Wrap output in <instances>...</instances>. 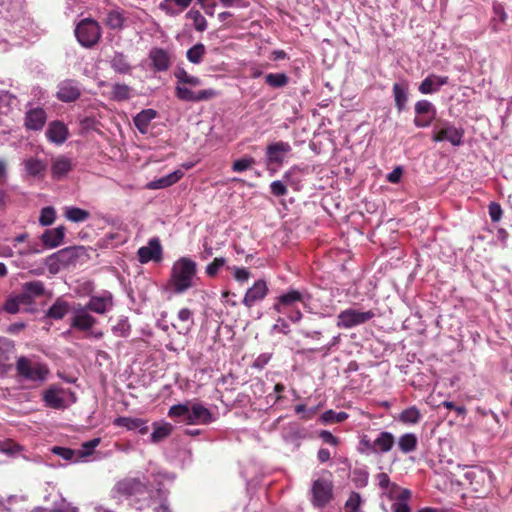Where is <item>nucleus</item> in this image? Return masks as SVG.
<instances>
[{
    "label": "nucleus",
    "instance_id": "29",
    "mask_svg": "<svg viewBox=\"0 0 512 512\" xmlns=\"http://www.w3.org/2000/svg\"><path fill=\"white\" fill-rule=\"evenodd\" d=\"M156 117V111L148 108L140 111L134 118L133 122L135 127L141 134H145L148 131L151 121Z\"/></svg>",
    "mask_w": 512,
    "mask_h": 512
},
{
    "label": "nucleus",
    "instance_id": "15",
    "mask_svg": "<svg viewBox=\"0 0 512 512\" xmlns=\"http://www.w3.org/2000/svg\"><path fill=\"white\" fill-rule=\"evenodd\" d=\"M137 255L141 264H146L151 261H161L162 246L159 239L156 237L151 238L146 246L140 247L138 249Z\"/></svg>",
    "mask_w": 512,
    "mask_h": 512
},
{
    "label": "nucleus",
    "instance_id": "38",
    "mask_svg": "<svg viewBox=\"0 0 512 512\" xmlns=\"http://www.w3.org/2000/svg\"><path fill=\"white\" fill-rule=\"evenodd\" d=\"M128 238L126 230L110 232L103 237L102 243L106 248H114L125 244L128 241Z\"/></svg>",
    "mask_w": 512,
    "mask_h": 512
},
{
    "label": "nucleus",
    "instance_id": "33",
    "mask_svg": "<svg viewBox=\"0 0 512 512\" xmlns=\"http://www.w3.org/2000/svg\"><path fill=\"white\" fill-rule=\"evenodd\" d=\"M445 83L446 78H441V76H435V74H431L421 82L419 90L423 94L433 93L436 92Z\"/></svg>",
    "mask_w": 512,
    "mask_h": 512
},
{
    "label": "nucleus",
    "instance_id": "9",
    "mask_svg": "<svg viewBox=\"0 0 512 512\" xmlns=\"http://www.w3.org/2000/svg\"><path fill=\"white\" fill-rule=\"evenodd\" d=\"M132 505L139 512H170L160 488L147 487V492L134 500Z\"/></svg>",
    "mask_w": 512,
    "mask_h": 512
},
{
    "label": "nucleus",
    "instance_id": "42",
    "mask_svg": "<svg viewBox=\"0 0 512 512\" xmlns=\"http://www.w3.org/2000/svg\"><path fill=\"white\" fill-rule=\"evenodd\" d=\"M398 419H400L402 423L414 425L420 422L422 413L417 406H410L400 412Z\"/></svg>",
    "mask_w": 512,
    "mask_h": 512
},
{
    "label": "nucleus",
    "instance_id": "17",
    "mask_svg": "<svg viewBox=\"0 0 512 512\" xmlns=\"http://www.w3.org/2000/svg\"><path fill=\"white\" fill-rule=\"evenodd\" d=\"M416 118L414 123L417 127L423 128L431 124L435 117V109L428 100H420L415 104Z\"/></svg>",
    "mask_w": 512,
    "mask_h": 512
},
{
    "label": "nucleus",
    "instance_id": "54",
    "mask_svg": "<svg viewBox=\"0 0 512 512\" xmlns=\"http://www.w3.org/2000/svg\"><path fill=\"white\" fill-rule=\"evenodd\" d=\"M265 82L274 88L283 87L288 83V76L283 72H277L276 74H266Z\"/></svg>",
    "mask_w": 512,
    "mask_h": 512
},
{
    "label": "nucleus",
    "instance_id": "14",
    "mask_svg": "<svg viewBox=\"0 0 512 512\" xmlns=\"http://www.w3.org/2000/svg\"><path fill=\"white\" fill-rule=\"evenodd\" d=\"M86 307L94 313L106 314L114 307L113 294L108 290H104L100 294L92 295L88 299Z\"/></svg>",
    "mask_w": 512,
    "mask_h": 512
},
{
    "label": "nucleus",
    "instance_id": "46",
    "mask_svg": "<svg viewBox=\"0 0 512 512\" xmlns=\"http://www.w3.org/2000/svg\"><path fill=\"white\" fill-rule=\"evenodd\" d=\"M256 165V160L249 155H245L237 160H235L232 164V171L234 173H244L246 171L251 170Z\"/></svg>",
    "mask_w": 512,
    "mask_h": 512
},
{
    "label": "nucleus",
    "instance_id": "47",
    "mask_svg": "<svg viewBox=\"0 0 512 512\" xmlns=\"http://www.w3.org/2000/svg\"><path fill=\"white\" fill-rule=\"evenodd\" d=\"M363 503L364 500L361 495L356 491H352L344 504V510L345 512H361Z\"/></svg>",
    "mask_w": 512,
    "mask_h": 512
},
{
    "label": "nucleus",
    "instance_id": "51",
    "mask_svg": "<svg viewBox=\"0 0 512 512\" xmlns=\"http://www.w3.org/2000/svg\"><path fill=\"white\" fill-rule=\"evenodd\" d=\"M125 18L119 9L112 10L108 13L106 24L112 29H121L124 25Z\"/></svg>",
    "mask_w": 512,
    "mask_h": 512
},
{
    "label": "nucleus",
    "instance_id": "30",
    "mask_svg": "<svg viewBox=\"0 0 512 512\" xmlns=\"http://www.w3.org/2000/svg\"><path fill=\"white\" fill-rule=\"evenodd\" d=\"M13 348V343L9 339L0 338V377H5L11 369L8 363L7 353Z\"/></svg>",
    "mask_w": 512,
    "mask_h": 512
},
{
    "label": "nucleus",
    "instance_id": "6",
    "mask_svg": "<svg viewBox=\"0 0 512 512\" xmlns=\"http://www.w3.org/2000/svg\"><path fill=\"white\" fill-rule=\"evenodd\" d=\"M311 298L307 289L288 288L275 298L272 308L279 314H286L289 309L295 308L298 303L308 305Z\"/></svg>",
    "mask_w": 512,
    "mask_h": 512
},
{
    "label": "nucleus",
    "instance_id": "16",
    "mask_svg": "<svg viewBox=\"0 0 512 512\" xmlns=\"http://www.w3.org/2000/svg\"><path fill=\"white\" fill-rule=\"evenodd\" d=\"M290 150V145L283 141L274 142L268 145L265 153L266 165L280 166Z\"/></svg>",
    "mask_w": 512,
    "mask_h": 512
},
{
    "label": "nucleus",
    "instance_id": "50",
    "mask_svg": "<svg viewBox=\"0 0 512 512\" xmlns=\"http://www.w3.org/2000/svg\"><path fill=\"white\" fill-rule=\"evenodd\" d=\"M112 332L117 337H128L131 332V325L129 323L128 317L121 316L118 319V322L112 327Z\"/></svg>",
    "mask_w": 512,
    "mask_h": 512
},
{
    "label": "nucleus",
    "instance_id": "3",
    "mask_svg": "<svg viewBox=\"0 0 512 512\" xmlns=\"http://www.w3.org/2000/svg\"><path fill=\"white\" fill-rule=\"evenodd\" d=\"M168 416L187 425H203L214 421L211 411L200 402L186 401L169 407Z\"/></svg>",
    "mask_w": 512,
    "mask_h": 512
},
{
    "label": "nucleus",
    "instance_id": "35",
    "mask_svg": "<svg viewBox=\"0 0 512 512\" xmlns=\"http://www.w3.org/2000/svg\"><path fill=\"white\" fill-rule=\"evenodd\" d=\"M172 429V425L168 422H154L150 441L155 444L159 443L171 434Z\"/></svg>",
    "mask_w": 512,
    "mask_h": 512
},
{
    "label": "nucleus",
    "instance_id": "2",
    "mask_svg": "<svg viewBox=\"0 0 512 512\" xmlns=\"http://www.w3.org/2000/svg\"><path fill=\"white\" fill-rule=\"evenodd\" d=\"M197 277V263L190 258L181 257L171 267L168 288L174 294H182L195 285Z\"/></svg>",
    "mask_w": 512,
    "mask_h": 512
},
{
    "label": "nucleus",
    "instance_id": "43",
    "mask_svg": "<svg viewBox=\"0 0 512 512\" xmlns=\"http://www.w3.org/2000/svg\"><path fill=\"white\" fill-rule=\"evenodd\" d=\"M418 439L414 433H406L398 439L400 452L408 454L416 450Z\"/></svg>",
    "mask_w": 512,
    "mask_h": 512
},
{
    "label": "nucleus",
    "instance_id": "61",
    "mask_svg": "<svg viewBox=\"0 0 512 512\" xmlns=\"http://www.w3.org/2000/svg\"><path fill=\"white\" fill-rule=\"evenodd\" d=\"M410 499H400L396 500L391 504L392 512H412L411 507L409 505Z\"/></svg>",
    "mask_w": 512,
    "mask_h": 512
},
{
    "label": "nucleus",
    "instance_id": "41",
    "mask_svg": "<svg viewBox=\"0 0 512 512\" xmlns=\"http://www.w3.org/2000/svg\"><path fill=\"white\" fill-rule=\"evenodd\" d=\"M64 216L68 221L81 223L87 221L91 214L86 210L75 206L65 207Z\"/></svg>",
    "mask_w": 512,
    "mask_h": 512
},
{
    "label": "nucleus",
    "instance_id": "22",
    "mask_svg": "<svg viewBox=\"0 0 512 512\" xmlns=\"http://www.w3.org/2000/svg\"><path fill=\"white\" fill-rule=\"evenodd\" d=\"M80 95L77 83L73 80H63L58 84L57 98L63 102L76 100Z\"/></svg>",
    "mask_w": 512,
    "mask_h": 512
},
{
    "label": "nucleus",
    "instance_id": "26",
    "mask_svg": "<svg viewBox=\"0 0 512 512\" xmlns=\"http://www.w3.org/2000/svg\"><path fill=\"white\" fill-rule=\"evenodd\" d=\"M72 170V162L65 156H59L51 164L52 179H63Z\"/></svg>",
    "mask_w": 512,
    "mask_h": 512
},
{
    "label": "nucleus",
    "instance_id": "11",
    "mask_svg": "<svg viewBox=\"0 0 512 512\" xmlns=\"http://www.w3.org/2000/svg\"><path fill=\"white\" fill-rule=\"evenodd\" d=\"M75 36L83 47H92L101 38V28L97 21L86 18L81 20L75 28Z\"/></svg>",
    "mask_w": 512,
    "mask_h": 512
},
{
    "label": "nucleus",
    "instance_id": "52",
    "mask_svg": "<svg viewBox=\"0 0 512 512\" xmlns=\"http://www.w3.org/2000/svg\"><path fill=\"white\" fill-rule=\"evenodd\" d=\"M348 418V414L344 411L336 412L332 409L325 411L321 415V420L323 423H341Z\"/></svg>",
    "mask_w": 512,
    "mask_h": 512
},
{
    "label": "nucleus",
    "instance_id": "28",
    "mask_svg": "<svg viewBox=\"0 0 512 512\" xmlns=\"http://www.w3.org/2000/svg\"><path fill=\"white\" fill-rule=\"evenodd\" d=\"M23 166L29 177H38L39 179L44 177L47 169V164L37 158H29L24 160Z\"/></svg>",
    "mask_w": 512,
    "mask_h": 512
},
{
    "label": "nucleus",
    "instance_id": "4",
    "mask_svg": "<svg viewBox=\"0 0 512 512\" xmlns=\"http://www.w3.org/2000/svg\"><path fill=\"white\" fill-rule=\"evenodd\" d=\"M395 445V437L387 431H381L374 439L362 435L359 440L358 451L364 455L385 454Z\"/></svg>",
    "mask_w": 512,
    "mask_h": 512
},
{
    "label": "nucleus",
    "instance_id": "34",
    "mask_svg": "<svg viewBox=\"0 0 512 512\" xmlns=\"http://www.w3.org/2000/svg\"><path fill=\"white\" fill-rule=\"evenodd\" d=\"M392 91H394L396 108H398V111H403L408 100V84L406 82H396Z\"/></svg>",
    "mask_w": 512,
    "mask_h": 512
},
{
    "label": "nucleus",
    "instance_id": "25",
    "mask_svg": "<svg viewBox=\"0 0 512 512\" xmlns=\"http://www.w3.org/2000/svg\"><path fill=\"white\" fill-rule=\"evenodd\" d=\"M65 235V228L63 226H58L53 229H48L42 234V242L43 244L50 249L56 248L60 246L63 242Z\"/></svg>",
    "mask_w": 512,
    "mask_h": 512
},
{
    "label": "nucleus",
    "instance_id": "53",
    "mask_svg": "<svg viewBox=\"0 0 512 512\" xmlns=\"http://www.w3.org/2000/svg\"><path fill=\"white\" fill-rule=\"evenodd\" d=\"M28 304L25 300V296H21V294H18L14 297L9 298L4 305L5 311H7L10 314H15L20 311L21 305Z\"/></svg>",
    "mask_w": 512,
    "mask_h": 512
},
{
    "label": "nucleus",
    "instance_id": "55",
    "mask_svg": "<svg viewBox=\"0 0 512 512\" xmlns=\"http://www.w3.org/2000/svg\"><path fill=\"white\" fill-rule=\"evenodd\" d=\"M51 452L54 455H57L58 457L62 458L63 460L74 462V463L79 462V460H76V458H77L76 450H72L70 448H65V447L55 446L51 449Z\"/></svg>",
    "mask_w": 512,
    "mask_h": 512
},
{
    "label": "nucleus",
    "instance_id": "49",
    "mask_svg": "<svg viewBox=\"0 0 512 512\" xmlns=\"http://www.w3.org/2000/svg\"><path fill=\"white\" fill-rule=\"evenodd\" d=\"M17 105V98L14 94L9 91H0V111L2 113H8Z\"/></svg>",
    "mask_w": 512,
    "mask_h": 512
},
{
    "label": "nucleus",
    "instance_id": "24",
    "mask_svg": "<svg viewBox=\"0 0 512 512\" xmlns=\"http://www.w3.org/2000/svg\"><path fill=\"white\" fill-rule=\"evenodd\" d=\"M149 60L155 71H167L171 64L168 53L161 48H153L149 52Z\"/></svg>",
    "mask_w": 512,
    "mask_h": 512
},
{
    "label": "nucleus",
    "instance_id": "5",
    "mask_svg": "<svg viewBox=\"0 0 512 512\" xmlns=\"http://www.w3.org/2000/svg\"><path fill=\"white\" fill-rule=\"evenodd\" d=\"M16 371L18 376L22 377L25 381H32L33 383H43L49 375L46 365L34 358L24 356L18 358Z\"/></svg>",
    "mask_w": 512,
    "mask_h": 512
},
{
    "label": "nucleus",
    "instance_id": "21",
    "mask_svg": "<svg viewBox=\"0 0 512 512\" xmlns=\"http://www.w3.org/2000/svg\"><path fill=\"white\" fill-rule=\"evenodd\" d=\"M47 139L56 145L63 144L69 135L67 126L61 121H52L45 132Z\"/></svg>",
    "mask_w": 512,
    "mask_h": 512
},
{
    "label": "nucleus",
    "instance_id": "45",
    "mask_svg": "<svg viewBox=\"0 0 512 512\" xmlns=\"http://www.w3.org/2000/svg\"><path fill=\"white\" fill-rule=\"evenodd\" d=\"M206 53V48L204 44L198 43L187 50L186 59L188 62L198 65L201 64Z\"/></svg>",
    "mask_w": 512,
    "mask_h": 512
},
{
    "label": "nucleus",
    "instance_id": "36",
    "mask_svg": "<svg viewBox=\"0 0 512 512\" xmlns=\"http://www.w3.org/2000/svg\"><path fill=\"white\" fill-rule=\"evenodd\" d=\"M68 311V302L62 298H57L47 310L46 316L54 320H60L68 313Z\"/></svg>",
    "mask_w": 512,
    "mask_h": 512
},
{
    "label": "nucleus",
    "instance_id": "64",
    "mask_svg": "<svg viewBox=\"0 0 512 512\" xmlns=\"http://www.w3.org/2000/svg\"><path fill=\"white\" fill-rule=\"evenodd\" d=\"M271 359V355L267 353L260 354L253 362L252 367L258 370L263 369Z\"/></svg>",
    "mask_w": 512,
    "mask_h": 512
},
{
    "label": "nucleus",
    "instance_id": "57",
    "mask_svg": "<svg viewBox=\"0 0 512 512\" xmlns=\"http://www.w3.org/2000/svg\"><path fill=\"white\" fill-rule=\"evenodd\" d=\"M226 265V259L223 257L215 258L212 263H210L206 267V274L209 277H214L217 275L221 268H223Z\"/></svg>",
    "mask_w": 512,
    "mask_h": 512
},
{
    "label": "nucleus",
    "instance_id": "10",
    "mask_svg": "<svg viewBox=\"0 0 512 512\" xmlns=\"http://www.w3.org/2000/svg\"><path fill=\"white\" fill-rule=\"evenodd\" d=\"M43 401L47 407L65 409L75 403L76 396L70 389L51 386L43 393Z\"/></svg>",
    "mask_w": 512,
    "mask_h": 512
},
{
    "label": "nucleus",
    "instance_id": "19",
    "mask_svg": "<svg viewBox=\"0 0 512 512\" xmlns=\"http://www.w3.org/2000/svg\"><path fill=\"white\" fill-rule=\"evenodd\" d=\"M268 293V286L264 280H256L254 284L249 287L242 300L243 304L250 308L257 302L263 300Z\"/></svg>",
    "mask_w": 512,
    "mask_h": 512
},
{
    "label": "nucleus",
    "instance_id": "20",
    "mask_svg": "<svg viewBox=\"0 0 512 512\" xmlns=\"http://www.w3.org/2000/svg\"><path fill=\"white\" fill-rule=\"evenodd\" d=\"M69 258L70 250L62 249L48 256L44 260V265L51 275H56L59 273L63 266H66L68 264Z\"/></svg>",
    "mask_w": 512,
    "mask_h": 512
},
{
    "label": "nucleus",
    "instance_id": "7",
    "mask_svg": "<svg viewBox=\"0 0 512 512\" xmlns=\"http://www.w3.org/2000/svg\"><path fill=\"white\" fill-rule=\"evenodd\" d=\"M148 483V478L144 482L139 478H122L111 489V497L117 499L124 496L130 498L132 504L137 497L147 492Z\"/></svg>",
    "mask_w": 512,
    "mask_h": 512
},
{
    "label": "nucleus",
    "instance_id": "12",
    "mask_svg": "<svg viewBox=\"0 0 512 512\" xmlns=\"http://www.w3.org/2000/svg\"><path fill=\"white\" fill-rule=\"evenodd\" d=\"M375 316L372 310L360 311L355 308H348L341 311L337 316V326L349 329L368 322Z\"/></svg>",
    "mask_w": 512,
    "mask_h": 512
},
{
    "label": "nucleus",
    "instance_id": "44",
    "mask_svg": "<svg viewBox=\"0 0 512 512\" xmlns=\"http://www.w3.org/2000/svg\"><path fill=\"white\" fill-rule=\"evenodd\" d=\"M101 438H94L90 441H86L82 443L81 449L77 450V458L76 460L84 461V459H87L88 457L93 455V452L95 449L100 445Z\"/></svg>",
    "mask_w": 512,
    "mask_h": 512
},
{
    "label": "nucleus",
    "instance_id": "18",
    "mask_svg": "<svg viewBox=\"0 0 512 512\" xmlns=\"http://www.w3.org/2000/svg\"><path fill=\"white\" fill-rule=\"evenodd\" d=\"M113 424L128 431H136L140 435H145L149 431L148 420L139 417L119 416L114 419Z\"/></svg>",
    "mask_w": 512,
    "mask_h": 512
},
{
    "label": "nucleus",
    "instance_id": "37",
    "mask_svg": "<svg viewBox=\"0 0 512 512\" xmlns=\"http://www.w3.org/2000/svg\"><path fill=\"white\" fill-rule=\"evenodd\" d=\"M43 293V282H39V280H34L33 282H26L23 285V292L20 294L21 296H25V300L29 304L33 298L41 296Z\"/></svg>",
    "mask_w": 512,
    "mask_h": 512
},
{
    "label": "nucleus",
    "instance_id": "39",
    "mask_svg": "<svg viewBox=\"0 0 512 512\" xmlns=\"http://www.w3.org/2000/svg\"><path fill=\"white\" fill-rule=\"evenodd\" d=\"M177 318L182 322V325L178 329V333L186 335L195 324V321L193 320V311L188 308H181L177 313Z\"/></svg>",
    "mask_w": 512,
    "mask_h": 512
},
{
    "label": "nucleus",
    "instance_id": "1",
    "mask_svg": "<svg viewBox=\"0 0 512 512\" xmlns=\"http://www.w3.org/2000/svg\"><path fill=\"white\" fill-rule=\"evenodd\" d=\"M176 78L175 95L179 100L186 102H200L212 99L218 96V91L213 88H207L200 91H192L188 86L196 87L202 84V80L197 76H192L182 68L174 70Z\"/></svg>",
    "mask_w": 512,
    "mask_h": 512
},
{
    "label": "nucleus",
    "instance_id": "56",
    "mask_svg": "<svg viewBox=\"0 0 512 512\" xmlns=\"http://www.w3.org/2000/svg\"><path fill=\"white\" fill-rule=\"evenodd\" d=\"M56 218V211L52 206H46L41 209L39 216V223L42 226L51 225Z\"/></svg>",
    "mask_w": 512,
    "mask_h": 512
},
{
    "label": "nucleus",
    "instance_id": "27",
    "mask_svg": "<svg viewBox=\"0 0 512 512\" xmlns=\"http://www.w3.org/2000/svg\"><path fill=\"white\" fill-rule=\"evenodd\" d=\"M193 0H162L159 8L168 16H176L191 5Z\"/></svg>",
    "mask_w": 512,
    "mask_h": 512
},
{
    "label": "nucleus",
    "instance_id": "60",
    "mask_svg": "<svg viewBox=\"0 0 512 512\" xmlns=\"http://www.w3.org/2000/svg\"><path fill=\"white\" fill-rule=\"evenodd\" d=\"M488 214L493 223L499 222L503 214V210L500 204L496 202H491L488 205Z\"/></svg>",
    "mask_w": 512,
    "mask_h": 512
},
{
    "label": "nucleus",
    "instance_id": "58",
    "mask_svg": "<svg viewBox=\"0 0 512 512\" xmlns=\"http://www.w3.org/2000/svg\"><path fill=\"white\" fill-rule=\"evenodd\" d=\"M20 451V446L12 440H5L0 442V452L8 456H13Z\"/></svg>",
    "mask_w": 512,
    "mask_h": 512
},
{
    "label": "nucleus",
    "instance_id": "63",
    "mask_svg": "<svg viewBox=\"0 0 512 512\" xmlns=\"http://www.w3.org/2000/svg\"><path fill=\"white\" fill-rule=\"evenodd\" d=\"M270 191L275 196H283L287 193V188L281 180H274L270 183Z\"/></svg>",
    "mask_w": 512,
    "mask_h": 512
},
{
    "label": "nucleus",
    "instance_id": "31",
    "mask_svg": "<svg viewBox=\"0 0 512 512\" xmlns=\"http://www.w3.org/2000/svg\"><path fill=\"white\" fill-rule=\"evenodd\" d=\"M382 494L385 495L390 500H400V499H411L412 493L408 488H403L395 484V482H390L388 487H385L382 490Z\"/></svg>",
    "mask_w": 512,
    "mask_h": 512
},
{
    "label": "nucleus",
    "instance_id": "40",
    "mask_svg": "<svg viewBox=\"0 0 512 512\" xmlns=\"http://www.w3.org/2000/svg\"><path fill=\"white\" fill-rule=\"evenodd\" d=\"M110 66L115 73H119L120 75H128V73L132 71L131 65L122 53H115L110 60Z\"/></svg>",
    "mask_w": 512,
    "mask_h": 512
},
{
    "label": "nucleus",
    "instance_id": "59",
    "mask_svg": "<svg viewBox=\"0 0 512 512\" xmlns=\"http://www.w3.org/2000/svg\"><path fill=\"white\" fill-rule=\"evenodd\" d=\"M50 510L51 512H79L77 507L72 506L63 498H61L58 502H55L53 508Z\"/></svg>",
    "mask_w": 512,
    "mask_h": 512
},
{
    "label": "nucleus",
    "instance_id": "13",
    "mask_svg": "<svg viewBox=\"0 0 512 512\" xmlns=\"http://www.w3.org/2000/svg\"><path fill=\"white\" fill-rule=\"evenodd\" d=\"M97 323V319L89 314L85 306L78 305L71 311L70 327L79 331H89Z\"/></svg>",
    "mask_w": 512,
    "mask_h": 512
},
{
    "label": "nucleus",
    "instance_id": "8",
    "mask_svg": "<svg viewBox=\"0 0 512 512\" xmlns=\"http://www.w3.org/2000/svg\"><path fill=\"white\" fill-rule=\"evenodd\" d=\"M333 487L332 475L327 471L313 480L311 487L313 505L319 508L326 506L333 498Z\"/></svg>",
    "mask_w": 512,
    "mask_h": 512
},
{
    "label": "nucleus",
    "instance_id": "62",
    "mask_svg": "<svg viewBox=\"0 0 512 512\" xmlns=\"http://www.w3.org/2000/svg\"><path fill=\"white\" fill-rule=\"evenodd\" d=\"M233 271V276H234V279L238 282V283H246L247 280L249 279L250 277V271L246 268H241V267H234L232 269Z\"/></svg>",
    "mask_w": 512,
    "mask_h": 512
},
{
    "label": "nucleus",
    "instance_id": "23",
    "mask_svg": "<svg viewBox=\"0 0 512 512\" xmlns=\"http://www.w3.org/2000/svg\"><path fill=\"white\" fill-rule=\"evenodd\" d=\"M46 122V112L41 107L31 108L26 112L25 127L29 130H40Z\"/></svg>",
    "mask_w": 512,
    "mask_h": 512
},
{
    "label": "nucleus",
    "instance_id": "48",
    "mask_svg": "<svg viewBox=\"0 0 512 512\" xmlns=\"http://www.w3.org/2000/svg\"><path fill=\"white\" fill-rule=\"evenodd\" d=\"M185 16L194 22V29L196 31L203 32L207 29V20L199 10L190 9Z\"/></svg>",
    "mask_w": 512,
    "mask_h": 512
},
{
    "label": "nucleus",
    "instance_id": "32",
    "mask_svg": "<svg viewBox=\"0 0 512 512\" xmlns=\"http://www.w3.org/2000/svg\"><path fill=\"white\" fill-rule=\"evenodd\" d=\"M133 96V88L125 83H114L111 85L110 98L121 102L129 100Z\"/></svg>",
    "mask_w": 512,
    "mask_h": 512
}]
</instances>
